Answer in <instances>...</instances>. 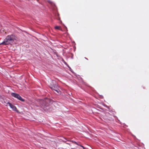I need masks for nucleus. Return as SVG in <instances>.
<instances>
[{
  "label": "nucleus",
  "instance_id": "9",
  "mask_svg": "<svg viewBox=\"0 0 149 149\" xmlns=\"http://www.w3.org/2000/svg\"><path fill=\"white\" fill-rule=\"evenodd\" d=\"M80 146L81 147H82L83 149H86L85 148V147H84L83 146H82V145H80Z\"/></svg>",
  "mask_w": 149,
  "mask_h": 149
},
{
  "label": "nucleus",
  "instance_id": "2",
  "mask_svg": "<svg viewBox=\"0 0 149 149\" xmlns=\"http://www.w3.org/2000/svg\"><path fill=\"white\" fill-rule=\"evenodd\" d=\"M17 38L14 36H10V44L12 45L15 44L17 40Z\"/></svg>",
  "mask_w": 149,
  "mask_h": 149
},
{
  "label": "nucleus",
  "instance_id": "1",
  "mask_svg": "<svg viewBox=\"0 0 149 149\" xmlns=\"http://www.w3.org/2000/svg\"><path fill=\"white\" fill-rule=\"evenodd\" d=\"M50 88L52 90L55 91L58 93H59L60 92L58 88V86L56 84V83L54 80L52 81Z\"/></svg>",
  "mask_w": 149,
  "mask_h": 149
},
{
  "label": "nucleus",
  "instance_id": "7",
  "mask_svg": "<svg viewBox=\"0 0 149 149\" xmlns=\"http://www.w3.org/2000/svg\"><path fill=\"white\" fill-rule=\"evenodd\" d=\"M59 14H57L56 15V18L58 20L60 19V18L59 17Z\"/></svg>",
  "mask_w": 149,
  "mask_h": 149
},
{
  "label": "nucleus",
  "instance_id": "8",
  "mask_svg": "<svg viewBox=\"0 0 149 149\" xmlns=\"http://www.w3.org/2000/svg\"><path fill=\"white\" fill-rule=\"evenodd\" d=\"M61 27L59 26H56L54 28L56 29L61 30Z\"/></svg>",
  "mask_w": 149,
  "mask_h": 149
},
{
  "label": "nucleus",
  "instance_id": "6",
  "mask_svg": "<svg viewBox=\"0 0 149 149\" xmlns=\"http://www.w3.org/2000/svg\"><path fill=\"white\" fill-rule=\"evenodd\" d=\"M70 141L72 143H74L77 145H78V146H79L80 145L79 143H80V142H77L75 141H74L73 140H71Z\"/></svg>",
  "mask_w": 149,
  "mask_h": 149
},
{
  "label": "nucleus",
  "instance_id": "5",
  "mask_svg": "<svg viewBox=\"0 0 149 149\" xmlns=\"http://www.w3.org/2000/svg\"><path fill=\"white\" fill-rule=\"evenodd\" d=\"M10 107L13 110L16 111L17 112H19L18 110L17 109L16 107L13 104L10 103Z\"/></svg>",
  "mask_w": 149,
  "mask_h": 149
},
{
  "label": "nucleus",
  "instance_id": "4",
  "mask_svg": "<svg viewBox=\"0 0 149 149\" xmlns=\"http://www.w3.org/2000/svg\"><path fill=\"white\" fill-rule=\"evenodd\" d=\"M9 44V37L8 36L4 40V41L2 42L1 44L2 45H8Z\"/></svg>",
  "mask_w": 149,
  "mask_h": 149
},
{
  "label": "nucleus",
  "instance_id": "3",
  "mask_svg": "<svg viewBox=\"0 0 149 149\" xmlns=\"http://www.w3.org/2000/svg\"><path fill=\"white\" fill-rule=\"evenodd\" d=\"M11 95L13 97L17 98L22 102H24L25 101L22 98L20 95L18 94L12 93H11Z\"/></svg>",
  "mask_w": 149,
  "mask_h": 149
}]
</instances>
